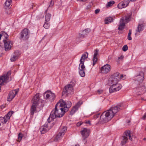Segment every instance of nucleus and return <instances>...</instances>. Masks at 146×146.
<instances>
[{"mask_svg": "<svg viewBox=\"0 0 146 146\" xmlns=\"http://www.w3.org/2000/svg\"><path fill=\"white\" fill-rule=\"evenodd\" d=\"M1 36L3 38V41L4 42L5 41H7L9 40H8L9 35L7 34L5 31H2L1 33Z\"/></svg>", "mask_w": 146, "mask_h": 146, "instance_id": "nucleus-27", "label": "nucleus"}, {"mask_svg": "<svg viewBox=\"0 0 146 146\" xmlns=\"http://www.w3.org/2000/svg\"><path fill=\"white\" fill-rule=\"evenodd\" d=\"M29 30L27 28H25L20 33V38L23 40H27L29 37Z\"/></svg>", "mask_w": 146, "mask_h": 146, "instance_id": "nucleus-9", "label": "nucleus"}, {"mask_svg": "<svg viewBox=\"0 0 146 146\" xmlns=\"http://www.w3.org/2000/svg\"><path fill=\"white\" fill-rule=\"evenodd\" d=\"M97 92L99 94H101L102 93L103 90H101V89L98 90L97 91Z\"/></svg>", "mask_w": 146, "mask_h": 146, "instance_id": "nucleus-41", "label": "nucleus"}, {"mask_svg": "<svg viewBox=\"0 0 146 146\" xmlns=\"http://www.w3.org/2000/svg\"><path fill=\"white\" fill-rule=\"evenodd\" d=\"M101 115H100V114H97L95 115L94 116V119H96L98 118L99 117H100ZM100 120L99 121L101 122V121H100Z\"/></svg>", "mask_w": 146, "mask_h": 146, "instance_id": "nucleus-37", "label": "nucleus"}, {"mask_svg": "<svg viewBox=\"0 0 146 146\" xmlns=\"http://www.w3.org/2000/svg\"><path fill=\"white\" fill-rule=\"evenodd\" d=\"M3 43L5 50L6 51H8L11 50L13 44V41L10 40L5 41Z\"/></svg>", "mask_w": 146, "mask_h": 146, "instance_id": "nucleus-10", "label": "nucleus"}, {"mask_svg": "<svg viewBox=\"0 0 146 146\" xmlns=\"http://www.w3.org/2000/svg\"><path fill=\"white\" fill-rule=\"evenodd\" d=\"M67 130V127H64L59 131V133L54 138V140L58 141L64 135Z\"/></svg>", "mask_w": 146, "mask_h": 146, "instance_id": "nucleus-11", "label": "nucleus"}, {"mask_svg": "<svg viewBox=\"0 0 146 146\" xmlns=\"http://www.w3.org/2000/svg\"><path fill=\"white\" fill-rule=\"evenodd\" d=\"M111 66L109 64H106L101 67L100 70L102 73L107 74L110 72Z\"/></svg>", "mask_w": 146, "mask_h": 146, "instance_id": "nucleus-15", "label": "nucleus"}, {"mask_svg": "<svg viewBox=\"0 0 146 146\" xmlns=\"http://www.w3.org/2000/svg\"><path fill=\"white\" fill-rule=\"evenodd\" d=\"M72 82L73 83L72 85V84H70L67 85L65 86L62 92V95H68L69 94H73V86L75 85L76 82L74 80H72L71 83Z\"/></svg>", "mask_w": 146, "mask_h": 146, "instance_id": "nucleus-5", "label": "nucleus"}, {"mask_svg": "<svg viewBox=\"0 0 146 146\" xmlns=\"http://www.w3.org/2000/svg\"><path fill=\"white\" fill-rule=\"evenodd\" d=\"M13 113V112L9 111L4 117H0V122L3 123H6L7 122Z\"/></svg>", "mask_w": 146, "mask_h": 146, "instance_id": "nucleus-14", "label": "nucleus"}, {"mask_svg": "<svg viewBox=\"0 0 146 146\" xmlns=\"http://www.w3.org/2000/svg\"><path fill=\"white\" fill-rule=\"evenodd\" d=\"M90 31V29L89 28H87L82 31L80 33V34L81 35V37H83L88 34Z\"/></svg>", "mask_w": 146, "mask_h": 146, "instance_id": "nucleus-28", "label": "nucleus"}, {"mask_svg": "<svg viewBox=\"0 0 146 146\" xmlns=\"http://www.w3.org/2000/svg\"><path fill=\"white\" fill-rule=\"evenodd\" d=\"M78 1H82L83 2H84L86 1V0H77Z\"/></svg>", "mask_w": 146, "mask_h": 146, "instance_id": "nucleus-47", "label": "nucleus"}, {"mask_svg": "<svg viewBox=\"0 0 146 146\" xmlns=\"http://www.w3.org/2000/svg\"><path fill=\"white\" fill-rule=\"evenodd\" d=\"M124 135L122 137V140L121 141V144L122 145H123L125 144L127 141L128 139L127 137H129V139L131 140H132V138L130 135V131H126L124 133Z\"/></svg>", "mask_w": 146, "mask_h": 146, "instance_id": "nucleus-12", "label": "nucleus"}, {"mask_svg": "<svg viewBox=\"0 0 146 146\" xmlns=\"http://www.w3.org/2000/svg\"><path fill=\"white\" fill-rule=\"evenodd\" d=\"M88 53L87 52H85L83 54L81 58L80 61V64H84V62L85 60L88 57Z\"/></svg>", "mask_w": 146, "mask_h": 146, "instance_id": "nucleus-26", "label": "nucleus"}, {"mask_svg": "<svg viewBox=\"0 0 146 146\" xmlns=\"http://www.w3.org/2000/svg\"><path fill=\"white\" fill-rule=\"evenodd\" d=\"M82 102H79L76 104L73 107L71 110L70 114L71 115L74 114L78 109V108L80 107V106L82 104Z\"/></svg>", "mask_w": 146, "mask_h": 146, "instance_id": "nucleus-21", "label": "nucleus"}, {"mask_svg": "<svg viewBox=\"0 0 146 146\" xmlns=\"http://www.w3.org/2000/svg\"><path fill=\"white\" fill-rule=\"evenodd\" d=\"M1 123H0V126L1 125Z\"/></svg>", "mask_w": 146, "mask_h": 146, "instance_id": "nucleus-53", "label": "nucleus"}, {"mask_svg": "<svg viewBox=\"0 0 146 146\" xmlns=\"http://www.w3.org/2000/svg\"><path fill=\"white\" fill-rule=\"evenodd\" d=\"M50 26V25L49 22L45 21L44 24L43 26L45 28L48 29L49 28Z\"/></svg>", "mask_w": 146, "mask_h": 146, "instance_id": "nucleus-31", "label": "nucleus"}, {"mask_svg": "<svg viewBox=\"0 0 146 146\" xmlns=\"http://www.w3.org/2000/svg\"><path fill=\"white\" fill-rule=\"evenodd\" d=\"M114 1H111L108 2L107 4L106 7H109L112 6L114 3Z\"/></svg>", "mask_w": 146, "mask_h": 146, "instance_id": "nucleus-32", "label": "nucleus"}, {"mask_svg": "<svg viewBox=\"0 0 146 146\" xmlns=\"http://www.w3.org/2000/svg\"><path fill=\"white\" fill-rule=\"evenodd\" d=\"M139 77L140 78V79L139 80L140 82H142L143 80L144 77L143 76H139Z\"/></svg>", "mask_w": 146, "mask_h": 146, "instance_id": "nucleus-40", "label": "nucleus"}, {"mask_svg": "<svg viewBox=\"0 0 146 146\" xmlns=\"http://www.w3.org/2000/svg\"><path fill=\"white\" fill-rule=\"evenodd\" d=\"M44 96H46V99H49L51 100H53L55 97L54 94L49 90L46 92L44 94Z\"/></svg>", "mask_w": 146, "mask_h": 146, "instance_id": "nucleus-16", "label": "nucleus"}, {"mask_svg": "<svg viewBox=\"0 0 146 146\" xmlns=\"http://www.w3.org/2000/svg\"><path fill=\"white\" fill-rule=\"evenodd\" d=\"M11 72H8L7 74H5L0 77V85L8 81L9 76L11 75Z\"/></svg>", "mask_w": 146, "mask_h": 146, "instance_id": "nucleus-13", "label": "nucleus"}, {"mask_svg": "<svg viewBox=\"0 0 146 146\" xmlns=\"http://www.w3.org/2000/svg\"><path fill=\"white\" fill-rule=\"evenodd\" d=\"M123 57H124L122 55H121V56H120V57H119L118 58V59L117 60V62H119V61L120 60H122L123 59Z\"/></svg>", "mask_w": 146, "mask_h": 146, "instance_id": "nucleus-39", "label": "nucleus"}, {"mask_svg": "<svg viewBox=\"0 0 146 146\" xmlns=\"http://www.w3.org/2000/svg\"><path fill=\"white\" fill-rule=\"evenodd\" d=\"M100 11V10L99 9H97L95 11V13L96 14L98 13Z\"/></svg>", "mask_w": 146, "mask_h": 146, "instance_id": "nucleus-44", "label": "nucleus"}, {"mask_svg": "<svg viewBox=\"0 0 146 146\" xmlns=\"http://www.w3.org/2000/svg\"><path fill=\"white\" fill-rule=\"evenodd\" d=\"M145 130H146V127L145 128Z\"/></svg>", "mask_w": 146, "mask_h": 146, "instance_id": "nucleus-52", "label": "nucleus"}, {"mask_svg": "<svg viewBox=\"0 0 146 146\" xmlns=\"http://www.w3.org/2000/svg\"><path fill=\"white\" fill-rule=\"evenodd\" d=\"M142 119L143 120H145L146 119V113L142 117Z\"/></svg>", "mask_w": 146, "mask_h": 146, "instance_id": "nucleus-42", "label": "nucleus"}, {"mask_svg": "<svg viewBox=\"0 0 146 146\" xmlns=\"http://www.w3.org/2000/svg\"><path fill=\"white\" fill-rule=\"evenodd\" d=\"M71 105V102H66L62 99H60L56 105L54 109L51 112L48 120H51L52 121L56 117H62Z\"/></svg>", "mask_w": 146, "mask_h": 146, "instance_id": "nucleus-1", "label": "nucleus"}, {"mask_svg": "<svg viewBox=\"0 0 146 146\" xmlns=\"http://www.w3.org/2000/svg\"><path fill=\"white\" fill-rule=\"evenodd\" d=\"M17 93V91L15 90L11 91L8 95L7 100L8 101H10L15 96Z\"/></svg>", "mask_w": 146, "mask_h": 146, "instance_id": "nucleus-20", "label": "nucleus"}, {"mask_svg": "<svg viewBox=\"0 0 146 146\" xmlns=\"http://www.w3.org/2000/svg\"><path fill=\"white\" fill-rule=\"evenodd\" d=\"M75 146H79V145L78 144H76Z\"/></svg>", "mask_w": 146, "mask_h": 146, "instance_id": "nucleus-50", "label": "nucleus"}, {"mask_svg": "<svg viewBox=\"0 0 146 146\" xmlns=\"http://www.w3.org/2000/svg\"><path fill=\"white\" fill-rule=\"evenodd\" d=\"M52 121L51 120H48V118L47 122L44 125L42 126L40 128V130L42 134H44L48 131L53 125Z\"/></svg>", "mask_w": 146, "mask_h": 146, "instance_id": "nucleus-4", "label": "nucleus"}, {"mask_svg": "<svg viewBox=\"0 0 146 146\" xmlns=\"http://www.w3.org/2000/svg\"><path fill=\"white\" fill-rule=\"evenodd\" d=\"M139 90H141L142 92H141V94L143 93H144L146 92V88L144 86H143L141 87L140 88Z\"/></svg>", "mask_w": 146, "mask_h": 146, "instance_id": "nucleus-34", "label": "nucleus"}, {"mask_svg": "<svg viewBox=\"0 0 146 146\" xmlns=\"http://www.w3.org/2000/svg\"><path fill=\"white\" fill-rule=\"evenodd\" d=\"M82 124V123L81 122H79L77 123V126H79Z\"/></svg>", "mask_w": 146, "mask_h": 146, "instance_id": "nucleus-43", "label": "nucleus"}, {"mask_svg": "<svg viewBox=\"0 0 146 146\" xmlns=\"http://www.w3.org/2000/svg\"><path fill=\"white\" fill-rule=\"evenodd\" d=\"M2 37L1 33L0 34V40H1V37Z\"/></svg>", "mask_w": 146, "mask_h": 146, "instance_id": "nucleus-49", "label": "nucleus"}, {"mask_svg": "<svg viewBox=\"0 0 146 146\" xmlns=\"http://www.w3.org/2000/svg\"><path fill=\"white\" fill-rule=\"evenodd\" d=\"M128 49L127 46L126 45H125L122 48V50L124 51H126Z\"/></svg>", "mask_w": 146, "mask_h": 146, "instance_id": "nucleus-38", "label": "nucleus"}, {"mask_svg": "<svg viewBox=\"0 0 146 146\" xmlns=\"http://www.w3.org/2000/svg\"><path fill=\"white\" fill-rule=\"evenodd\" d=\"M130 15L125 16L124 17H122L120 20V24L118 27L119 30H121L124 28L125 23H128L130 20Z\"/></svg>", "mask_w": 146, "mask_h": 146, "instance_id": "nucleus-7", "label": "nucleus"}, {"mask_svg": "<svg viewBox=\"0 0 146 146\" xmlns=\"http://www.w3.org/2000/svg\"><path fill=\"white\" fill-rule=\"evenodd\" d=\"M99 52V50L98 49H96L95 51L94 57L93 58V66H94L98 60Z\"/></svg>", "mask_w": 146, "mask_h": 146, "instance_id": "nucleus-22", "label": "nucleus"}, {"mask_svg": "<svg viewBox=\"0 0 146 146\" xmlns=\"http://www.w3.org/2000/svg\"><path fill=\"white\" fill-rule=\"evenodd\" d=\"M127 1H129V3L130 1H135L136 0H127Z\"/></svg>", "mask_w": 146, "mask_h": 146, "instance_id": "nucleus-48", "label": "nucleus"}, {"mask_svg": "<svg viewBox=\"0 0 146 146\" xmlns=\"http://www.w3.org/2000/svg\"><path fill=\"white\" fill-rule=\"evenodd\" d=\"M129 3V1L125 0L120 3L118 5V7L119 9H121L126 7Z\"/></svg>", "mask_w": 146, "mask_h": 146, "instance_id": "nucleus-23", "label": "nucleus"}, {"mask_svg": "<svg viewBox=\"0 0 146 146\" xmlns=\"http://www.w3.org/2000/svg\"><path fill=\"white\" fill-rule=\"evenodd\" d=\"M119 76L120 78V80H125L126 78V77L125 75H123V74H119Z\"/></svg>", "mask_w": 146, "mask_h": 146, "instance_id": "nucleus-35", "label": "nucleus"}, {"mask_svg": "<svg viewBox=\"0 0 146 146\" xmlns=\"http://www.w3.org/2000/svg\"><path fill=\"white\" fill-rule=\"evenodd\" d=\"M20 54V52L18 50L15 51L12 55L10 60L11 62L15 61L18 59Z\"/></svg>", "mask_w": 146, "mask_h": 146, "instance_id": "nucleus-18", "label": "nucleus"}, {"mask_svg": "<svg viewBox=\"0 0 146 146\" xmlns=\"http://www.w3.org/2000/svg\"><path fill=\"white\" fill-rule=\"evenodd\" d=\"M51 17L50 14L48 13L46 14L45 15V21L49 22Z\"/></svg>", "mask_w": 146, "mask_h": 146, "instance_id": "nucleus-29", "label": "nucleus"}, {"mask_svg": "<svg viewBox=\"0 0 146 146\" xmlns=\"http://www.w3.org/2000/svg\"><path fill=\"white\" fill-rule=\"evenodd\" d=\"M91 6L90 5H88V6L87 7H86V8L87 9H89L90 8V7Z\"/></svg>", "mask_w": 146, "mask_h": 146, "instance_id": "nucleus-46", "label": "nucleus"}, {"mask_svg": "<svg viewBox=\"0 0 146 146\" xmlns=\"http://www.w3.org/2000/svg\"><path fill=\"white\" fill-rule=\"evenodd\" d=\"M120 109L118 106L111 108L109 110L104 112L101 115L100 121L106 122L111 120Z\"/></svg>", "mask_w": 146, "mask_h": 146, "instance_id": "nucleus-2", "label": "nucleus"}, {"mask_svg": "<svg viewBox=\"0 0 146 146\" xmlns=\"http://www.w3.org/2000/svg\"><path fill=\"white\" fill-rule=\"evenodd\" d=\"M12 0H6L5 3V6L7 7H9L11 4Z\"/></svg>", "mask_w": 146, "mask_h": 146, "instance_id": "nucleus-30", "label": "nucleus"}, {"mask_svg": "<svg viewBox=\"0 0 146 146\" xmlns=\"http://www.w3.org/2000/svg\"><path fill=\"white\" fill-rule=\"evenodd\" d=\"M145 25L143 23H140L139 24L137 27L136 31L140 33L143 31L144 29Z\"/></svg>", "mask_w": 146, "mask_h": 146, "instance_id": "nucleus-24", "label": "nucleus"}, {"mask_svg": "<svg viewBox=\"0 0 146 146\" xmlns=\"http://www.w3.org/2000/svg\"><path fill=\"white\" fill-rule=\"evenodd\" d=\"M90 129L87 128H84L81 131V133L82 137L84 139L86 138L89 135Z\"/></svg>", "mask_w": 146, "mask_h": 146, "instance_id": "nucleus-19", "label": "nucleus"}, {"mask_svg": "<svg viewBox=\"0 0 146 146\" xmlns=\"http://www.w3.org/2000/svg\"><path fill=\"white\" fill-rule=\"evenodd\" d=\"M115 19V18L114 16L107 17L104 20L105 23L107 24H108L110 23L113 22Z\"/></svg>", "mask_w": 146, "mask_h": 146, "instance_id": "nucleus-25", "label": "nucleus"}, {"mask_svg": "<svg viewBox=\"0 0 146 146\" xmlns=\"http://www.w3.org/2000/svg\"><path fill=\"white\" fill-rule=\"evenodd\" d=\"M131 30H130L129 32L128 33L127 39L129 40H132V38L131 36Z\"/></svg>", "mask_w": 146, "mask_h": 146, "instance_id": "nucleus-36", "label": "nucleus"}, {"mask_svg": "<svg viewBox=\"0 0 146 146\" xmlns=\"http://www.w3.org/2000/svg\"><path fill=\"white\" fill-rule=\"evenodd\" d=\"M119 73L116 72L111 75L109 80V83L111 85L118 83L120 80Z\"/></svg>", "mask_w": 146, "mask_h": 146, "instance_id": "nucleus-6", "label": "nucleus"}, {"mask_svg": "<svg viewBox=\"0 0 146 146\" xmlns=\"http://www.w3.org/2000/svg\"><path fill=\"white\" fill-rule=\"evenodd\" d=\"M32 102L33 104L31 108V115H33L36 111H39L40 109L42 106V103L40 99L39 94L37 93L33 97Z\"/></svg>", "mask_w": 146, "mask_h": 146, "instance_id": "nucleus-3", "label": "nucleus"}, {"mask_svg": "<svg viewBox=\"0 0 146 146\" xmlns=\"http://www.w3.org/2000/svg\"><path fill=\"white\" fill-rule=\"evenodd\" d=\"M122 88L121 85L120 84L117 83L113 84L111 85L110 88L109 90L110 93H112L115 92H117L120 90Z\"/></svg>", "mask_w": 146, "mask_h": 146, "instance_id": "nucleus-8", "label": "nucleus"}, {"mask_svg": "<svg viewBox=\"0 0 146 146\" xmlns=\"http://www.w3.org/2000/svg\"><path fill=\"white\" fill-rule=\"evenodd\" d=\"M86 123H88V124H90V121H86Z\"/></svg>", "mask_w": 146, "mask_h": 146, "instance_id": "nucleus-45", "label": "nucleus"}, {"mask_svg": "<svg viewBox=\"0 0 146 146\" xmlns=\"http://www.w3.org/2000/svg\"><path fill=\"white\" fill-rule=\"evenodd\" d=\"M85 66L84 64H80L79 67V73L80 76L84 77L85 76Z\"/></svg>", "mask_w": 146, "mask_h": 146, "instance_id": "nucleus-17", "label": "nucleus"}, {"mask_svg": "<svg viewBox=\"0 0 146 146\" xmlns=\"http://www.w3.org/2000/svg\"><path fill=\"white\" fill-rule=\"evenodd\" d=\"M23 137V135L21 133H20L18 135V141L20 142L22 139Z\"/></svg>", "mask_w": 146, "mask_h": 146, "instance_id": "nucleus-33", "label": "nucleus"}, {"mask_svg": "<svg viewBox=\"0 0 146 146\" xmlns=\"http://www.w3.org/2000/svg\"><path fill=\"white\" fill-rule=\"evenodd\" d=\"M143 139H144V140H145L146 139V138H144Z\"/></svg>", "mask_w": 146, "mask_h": 146, "instance_id": "nucleus-51", "label": "nucleus"}]
</instances>
